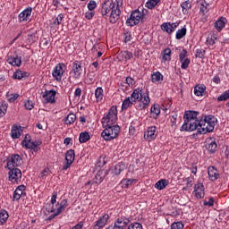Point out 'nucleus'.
<instances>
[{
    "label": "nucleus",
    "instance_id": "obj_1",
    "mask_svg": "<svg viewBox=\"0 0 229 229\" xmlns=\"http://www.w3.org/2000/svg\"><path fill=\"white\" fill-rule=\"evenodd\" d=\"M198 114L196 111H185L183 114L184 123L181 126L180 131H195L197 130L200 135L212 133L217 124V118L212 114H204L198 120Z\"/></svg>",
    "mask_w": 229,
    "mask_h": 229
},
{
    "label": "nucleus",
    "instance_id": "obj_2",
    "mask_svg": "<svg viewBox=\"0 0 229 229\" xmlns=\"http://www.w3.org/2000/svg\"><path fill=\"white\" fill-rule=\"evenodd\" d=\"M123 0H106L101 6L100 13L102 17H109V22L115 24L121 19V9Z\"/></svg>",
    "mask_w": 229,
    "mask_h": 229
},
{
    "label": "nucleus",
    "instance_id": "obj_3",
    "mask_svg": "<svg viewBox=\"0 0 229 229\" xmlns=\"http://www.w3.org/2000/svg\"><path fill=\"white\" fill-rule=\"evenodd\" d=\"M148 11L147 9L141 8L136 9L131 12L130 18L126 20L127 26H137L140 21H144L146 19V15H148Z\"/></svg>",
    "mask_w": 229,
    "mask_h": 229
},
{
    "label": "nucleus",
    "instance_id": "obj_4",
    "mask_svg": "<svg viewBox=\"0 0 229 229\" xmlns=\"http://www.w3.org/2000/svg\"><path fill=\"white\" fill-rule=\"evenodd\" d=\"M105 130L102 131L101 135L105 140H114L119 137L121 132V127L119 125H103Z\"/></svg>",
    "mask_w": 229,
    "mask_h": 229
},
{
    "label": "nucleus",
    "instance_id": "obj_5",
    "mask_svg": "<svg viewBox=\"0 0 229 229\" xmlns=\"http://www.w3.org/2000/svg\"><path fill=\"white\" fill-rule=\"evenodd\" d=\"M117 123V106H113L102 118V126H112Z\"/></svg>",
    "mask_w": 229,
    "mask_h": 229
},
{
    "label": "nucleus",
    "instance_id": "obj_6",
    "mask_svg": "<svg viewBox=\"0 0 229 229\" xmlns=\"http://www.w3.org/2000/svg\"><path fill=\"white\" fill-rule=\"evenodd\" d=\"M20 165H22V157L13 154L6 160L5 169H17Z\"/></svg>",
    "mask_w": 229,
    "mask_h": 229
},
{
    "label": "nucleus",
    "instance_id": "obj_7",
    "mask_svg": "<svg viewBox=\"0 0 229 229\" xmlns=\"http://www.w3.org/2000/svg\"><path fill=\"white\" fill-rule=\"evenodd\" d=\"M83 74V67L81 66V62L74 61L72 64V70L70 71V75L73 80H80Z\"/></svg>",
    "mask_w": 229,
    "mask_h": 229
},
{
    "label": "nucleus",
    "instance_id": "obj_8",
    "mask_svg": "<svg viewBox=\"0 0 229 229\" xmlns=\"http://www.w3.org/2000/svg\"><path fill=\"white\" fill-rule=\"evenodd\" d=\"M8 180L13 184L19 183L22 179V172L19 168H8Z\"/></svg>",
    "mask_w": 229,
    "mask_h": 229
},
{
    "label": "nucleus",
    "instance_id": "obj_9",
    "mask_svg": "<svg viewBox=\"0 0 229 229\" xmlns=\"http://www.w3.org/2000/svg\"><path fill=\"white\" fill-rule=\"evenodd\" d=\"M66 68H67V65H65V64L64 63L57 64L52 72L53 78H55L56 81H62V78L64 76V73L65 72L64 69Z\"/></svg>",
    "mask_w": 229,
    "mask_h": 229
},
{
    "label": "nucleus",
    "instance_id": "obj_10",
    "mask_svg": "<svg viewBox=\"0 0 229 229\" xmlns=\"http://www.w3.org/2000/svg\"><path fill=\"white\" fill-rule=\"evenodd\" d=\"M41 144L42 141L40 140L32 141L29 134H27L24 140L21 141V146L26 149H37V148H38V146Z\"/></svg>",
    "mask_w": 229,
    "mask_h": 229
},
{
    "label": "nucleus",
    "instance_id": "obj_11",
    "mask_svg": "<svg viewBox=\"0 0 229 229\" xmlns=\"http://www.w3.org/2000/svg\"><path fill=\"white\" fill-rule=\"evenodd\" d=\"M76 154L74 153V149H69L65 153V163L63 165V171H67L71 165H72V162H74V158Z\"/></svg>",
    "mask_w": 229,
    "mask_h": 229
},
{
    "label": "nucleus",
    "instance_id": "obj_12",
    "mask_svg": "<svg viewBox=\"0 0 229 229\" xmlns=\"http://www.w3.org/2000/svg\"><path fill=\"white\" fill-rule=\"evenodd\" d=\"M130 218L126 216H121L114 220L113 226L114 229H126V226L130 225Z\"/></svg>",
    "mask_w": 229,
    "mask_h": 229
},
{
    "label": "nucleus",
    "instance_id": "obj_13",
    "mask_svg": "<svg viewBox=\"0 0 229 229\" xmlns=\"http://www.w3.org/2000/svg\"><path fill=\"white\" fill-rule=\"evenodd\" d=\"M157 135H158V132L157 131V127L150 126L148 128L147 131H145L144 139L145 140L151 142V140H155V139H157Z\"/></svg>",
    "mask_w": 229,
    "mask_h": 229
},
{
    "label": "nucleus",
    "instance_id": "obj_14",
    "mask_svg": "<svg viewBox=\"0 0 229 229\" xmlns=\"http://www.w3.org/2000/svg\"><path fill=\"white\" fill-rule=\"evenodd\" d=\"M193 193L195 194V198H197V199H203V198H205V186L203 183H196L194 185Z\"/></svg>",
    "mask_w": 229,
    "mask_h": 229
},
{
    "label": "nucleus",
    "instance_id": "obj_15",
    "mask_svg": "<svg viewBox=\"0 0 229 229\" xmlns=\"http://www.w3.org/2000/svg\"><path fill=\"white\" fill-rule=\"evenodd\" d=\"M56 96V91L54 89H50V90H46L43 94H42V98L45 99V103H50L51 105H53L54 103H55V97Z\"/></svg>",
    "mask_w": 229,
    "mask_h": 229
},
{
    "label": "nucleus",
    "instance_id": "obj_16",
    "mask_svg": "<svg viewBox=\"0 0 229 229\" xmlns=\"http://www.w3.org/2000/svg\"><path fill=\"white\" fill-rule=\"evenodd\" d=\"M21 196H26V186L21 184L13 191V201H19Z\"/></svg>",
    "mask_w": 229,
    "mask_h": 229
},
{
    "label": "nucleus",
    "instance_id": "obj_17",
    "mask_svg": "<svg viewBox=\"0 0 229 229\" xmlns=\"http://www.w3.org/2000/svg\"><path fill=\"white\" fill-rule=\"evenodd\" d=\"M32 12L33 9L31 7H27L25 10L20 13L18 15L19 22H26V21H30Z\"/></svg>",
    "mask_w": 229,
    "mask_h": 229
},
{
    "label": "nucleus",
    "instance_id": "obj_18",
    "mask_svg": "<svg viewBox=\"0 0 229 229\" xmlns=\"http://www.w3.org/2000/svg\"><path fill=\"white\" fill-rule=\"evenodd\" d=\"M108 219H110V216H108V214H105L100 216L94 225L93 229L105 228V226H106V223H108Z\"/></svg>",
    "mask_w": 229,
    "mask_h": 229
},
{
    "label": "nucleus",
    "instance_id": "obj_19",
    "mask_svg": "<svg viewBox=\"0 0 229 229\" xmlns=\"http://www.w3.org/2000/svg\"><path fill=\"white\" fill-rule=\"evenodd\" d=\"M208 174L210 182H216V180H219V178H221V174H219V171L214 166L208 167Z\"/></svg>",
    "mask_w": 229,
    "mask_h": 229
},
{
    "label": "nucleus",
    "instance_id": "obj_20",
    "mask_svg": "<svg viewBox=\"0 0 229 229\" xmlns=\"http://www.w3.org/2000/svg\"><path fill=\"white\" fill-rule=\"evenodd\" d=\"M7 63L13 67H21L22 65L21 57L19 55H12L7 58Z\"/></svg>",
    "mask_w": 229,
    "mask_h": 229
},
{
    "label": "nucleus",
    "instance_id": "obj_21",
    "mask_svg": "<svg viewBox=\"0 0 229 229\" xmlns=\"http://www.w3.org/2000/svg\"><path fill=\"white\" fill-rule=\"evenodd\" d=\"M226 22H228V20H226L225 17H220L214 23V28L216 30V31H223V29L225 26H226Z\"/></svg>",
    "mask_w": 229,
    "mask_h": 229
},
{
    "label": "nucleus",
    "instance_id": "obj_22",
    "mask_svg": "<svg viewBox=\"0 0 229 229\" xmlns=\"http://www.w3.org/2000/svg\"><path fill=\"white\" fill-rule=\"evenodd\" d=\"M140 110H146V108H148V106H149V96L148 95H145V96H142L140 97Z\"/></svg>",
    "mask_w": 229,
    "mask_h": 229
},
{
    "label": "nucleus",
    "instance_id": "obj_23",
    "mask_svg": "<svg viewBox=\"0 0 229 229\" xmlns=\"http://www.w3.org/2000/svg\"><path fill=\"white\" fill-rule=\"evenodd\" d=\"M108 174V170H104V171H100L98 172L96 176L94 181L92 182V183H101L104 180L105 177Z\"/></svg>",
    "mask_w": 229,
    "mask_h": 229
},
{
    "label": "nucleus",
    "instance_id": "obj_24",
    "mask_svg": "<svg viewBox=\"0 0 229 229\" xmlns=\"http://www.w3.org/2000/svg\"><path fill=\"white\" fill-rule=\"evenodd\" d=\"M129 98L133 103L139 101L140 98H142V89H140V88L135 89Z\"/></svg>",
    "mask_w": 229,
    "mask_h": 229
},
{
    "label": "nucleus",
    "instance_id": "obj_25",
    "mask_svg": "<svg viewBox=\"0 0 229 229\" xmlns=\"http://www.w3.org/2000/svg\"><path fill=\"white\" fill-rule=\"evenodd\" d=\"M125 169L126 165H124V163L123 162H120L114 166L113 174H114L115 176H119V174H121V173H123V171H124Z\"/></svg>",
    "mask_w": 229,
    "mask_h": 229
},
{
    "label": "nucleus",
    "instance_id": "obj_26",
    "mask_svg": "<svg viewBox=\"0 0 229 229\" xmlns=\"http://www.w3.org/2000/svg\"><path fill=\"white\" fill-rule=\"evenodd\" d=\"M56 198H58V192L54 191L52 193L51 204H49L48 207L47 208V212L53 213L55 211V203H56Z\"/></svg>",
    "mask_w": 229,
    "mask_h": 229
},
{
    "label": "nucleus",
    "instance_id": "obj_27",
    "mask_svg": "<svg viewBox=\"0 0 229 229\" xmlns=\"http://www.w3.org/2000/svg\"><path fill=\"white\" fill-rule=\"evenodd\" d=\"M30 77V72L17 70L14 72L13 78L14 80H22V78H29Z\"/></svg>",
    "mask_w": 229,
    "mask_h": 229
},
{
    "label": "nucleus",
    "instance_id": "obj_28",
    "mask_svg": "<svg viewBox=\"0 0 229 229\" xmlns=\"http://www.w3.org/2000/svg\"><path fill=\"white\" fill-rule=\"evenodd\" d=\"M207 90V87L205 85H196L194 87V94L195 96H205V92Z\"/></svg>",
    "mask_w": 229,
    "mask_h": 229
},
{
    "label": "nucleus",
    "instance_id": "obj_29",
    "mask_svg": "<svg viewBox=\"0 0 229 229\" xmlns=\"http://www.w3.org/2000/svg\"><path fill=\"white\" fill-rule=\"evenodd\" d=\"M8 217H10V216L8 215V211L4 209H1L0 210V226H3V225H4L6 221H8Z\"/></svg>",
    "mask_w": 229,
    "mask_h": 229
},
{
    "label": "nucleus",
    "instance_id": "obj_30",
    "mask_svg": "<svg viewBox=\"0 0 229 229\" xmlns=\"http://www.w3.org/2000/svg\"><path fill=\"white\" fill-rule=\"evenodd\" d=\"M104 97H105V93H104L103 88L101 87L97 88L95 90V98L98 103H99V101H103Z\"/></svg>",
    "mask_w": 229,
    "mask_h": 229
},
{
    "label": "nucleus",
    "instance_id": "obj_31",
    "mask_svg": "<svg viewBox=\"0 0 229 229\" xmlns=\"http://www.w3.org/2000/svg\"><path fill=\"white\" fill-rule=\"evenodd\" d=\"M89 140H90V134H89V132L84 131L80 133L79 142L81 144H85V142H89Z\"/></svg>",
    "mask_w": 229,
    "mask_h": 229
},
{
    "label": "nucleus",
    "instance_id": "obj_32",
    "mask_svg": "<svg viewBox=\"0 0 229 229\" xmlns=\"http://www.w3.org/2000/svg\"><path fill=\"white\" fill-rule=\"evenodd\" d=\"M164 81V75H162L160 72H156L151 74L152 83H157V81Z\"/></svg>",
    "mask_w": 229,
    "mask_h": 229
},
{
    "label": "nucleus",
    "instance_id": "obj_33",
    "mask_svg": "<svg viewBox=\"0 0 229 229\" xmlns=\"http://www.w3.org/2000/svg\"><path fill=\"white\" fill-rule=\"evenodd\" d=\"M169 185L167 182V180L161 179L155 184V189H157V191H163V189H165V187Z\"/></svg>",
    "mask_w": 229,
    "mask_h": 229
},
{
    "label": "nucleus",
    "instance_id": "obj_34",
    "mask_svg": "<svg viewBox=\"0 0 229 229\" xmlns=\"http://www.w3.org/2000/svg\"><path fill=\"white\" fill-rule=\"evenodd\" d=\"M58 205L59 208L56 209L57 214H62V212H64V210L69 207V202L67 201V199H64L60 203H58Z\"/></svg>",
    "mask_w": 229,
    "mask_h": 229
},
{
    "label": "nucleus",
    "instance_id": "obj_35",
    "mask_svg": "<svg viewBox=\"0 0 229 229\" xmlns=\"http://www.w3.org/2000/svg\"><path fill=\"white\" fill-rule=\"evenodd\" d=\"M161 55L164 62H171V48H165Z\"/></svg>",
    "mask_w": 229,
    "mask_h": 229
},
{
    "label": "nucleus",
    "instance_id": "obj_36",
    "mask_svg": "<svg viewBox=\"0 0 229 229\" xmlns=\"http://www.w3.org/2000/svg\"><path fill=\"white\" fill-rule=\"evenodd\" d=\"M181 8H182V13L186 15V13H189V10L192 8V4H191L190 0H188L182 3Z\"/></svg>",
    "mask_w": 229,
    "mask_h": 229
},
{
    "label": "nucleus",
    "instance_id": "obj_37",
    "mask_svg": "<svg viewBox=\"0 0 229 229\" xmlns=\"http://www.w3.org/2000/svg\"><path fill=\"white\" fill-rule=\"evenodd\" d=\"M11 137L12 139H19L21 137V130H19V126H13L11 130Z\"/></svg>",
    "mask_w": 229,
    "mask_h": 229
},
{
    "label": "nucleus",
    "instance_id": "obj_38",
    "mask_svg": "<svg viewBox=\"0 0 229 229\" xmlns=\"http://www.w3.org/2000/svg\"><path fill=\"white\" fill-rule=\"evenodd\" d=\"M76 121V114L71 113L69 114L64 119V124H72L74 122Z\"/></svg>",
    "mask_w": 229,
    "mask_h": 229
},
{
    "label": "nucleus",
    "instance_id": "obj_39",
    "mask_svg": "<svg viewBox=\"0 0 229 229\" xmlns=\"http://www.w3.org/2000/svg\"><path fill=\"white\" fill-rule=\"evenodd\" d=\"M185 35H187V28L182 27L181 30H178L176 31L175 38L177 40H182V38H183V37H185Z\"/></svg>",
    "mask_w": 229,
    "mask_h": 229
},
{
    "label": "nucleus",
    "instance_id": "obj_40",
    "mask_svg": "<svg viewBox=\"0 0 229 229\" xmlns=\"http://www.w3.org/2000/svg\"><path fill=\"white\" fill-rule=\"evenodd\" d=\"M133 102L130 97L126 98L122 104V110H128L130 106H132Z\"/></svg>",
    "mask_w": 229,
    "mask_h": 229
},
{
    "label": "nucleus",
    "instance_id": "obj_41",
    "mask_svg": "<svg viewBox=\"0 0 229 229\" xmlns=\"http://www.w3.org/2000/svg\"><path fill=\"white\" fill-rule=\"evenodd\" d=\"M150 112H151V114H154V115H155V116H153L154 119H157V117H158V115H160V106L154 104L151 106Z\"/></svg>",
    "mask_w": 229,
    "mask_h": 229
},
{
    "label": "nucleus",
    "instance_id": "obj_42",
    "mask_svg": "<svg viewBox=\"0 0 229 229\" xmlns=\"http://www.w3.org/2000/svg\"><path fill=\"white\" fill-rule=\"evenodd\" d=\"M134 180L131 179H123L121 181L120 185H122L123 189H128L131 185H133Z\"/></svg>",
    "mask_w": 229,
    "mask_h": 229
},
{
    "label": "nucleus",
    "instance_id": "obj_43",
    "mask_svg": "<svg viewBox=\"0 0 229 229\" xmlns=\"http://www.w3.org/2000/svg\"><path fill=\"white\" fill-rule=\"evenodd\" d=\"M172 28L173 27L171 26V22L163 23L161 25L162 31H165L166 33H169V35H171V33H174Z\"/></svg>",
    "mask_w": 229,
    "mask_h": 229
},
{
    "label": "nucleus",
    "instance_id": "obj_44",
    "mask_svg": "<svg viewBox=\"0 0 229 229\" xmlns=\"http://www.w3.org/2000/svg\"><path fill=\"white\" fill-rule=\"evenodd\" d=\"M119 56H122L123 60H131L133 54L130 51H123L119 54Z\"/></svg>",
    "mask_w": 229,
    "mask_h": 229
},
{
    "label": "nucleus",
    "instance_id": "obj_45",
    "mask_svg": "<svg viewBox=\"0 0 229 229\" xmlns=\"http://www.w3.org/2000/svg\"><path fill=\"white\" fill-rule=\"evenodd\" d=\"M8 110V104L6 102H2L0 105V117H4Z\"/></svg>",
    "mask_w": 229,
    "mask_h": 229
},
{
    "label": "nucleus",
    "instance_id": "obj_46",
    "mask_svg": "<svg viewBox=\"0 0 229 229\" xmlns=\"http://www.w3.org/2000/svg\"><path fill=\"white\" fill-rule=\"evenodd\" d=\"M209 153H214L217 150V143L215 140H212L208 146H206Z\"/></svg>",
    "mask_w": 229,
    "mask_h": 229
},
{
    "label": "nucleus",
    "instance_id": "obj_47",
    "mask_svg": "<svg viewBox=\"0 0 229 229\" xmlns=\"http://www.w3.org/2000/svg\"><path fill=\"white\" fill-rule=\"evenodd\" d=\"M160 3V0H148L146 3V7L148 8V10H153L157 4Z\"/></svg>",
    "mask_w": 229,
    "mask_h": 229
},
{
    "label": "nucleus",
    "instance_id": "obj_48",
    "mask_svg": "<svg viewBox=\"0 0 229 229\" xmlns=\"http://www.w3.org/2000/svg\"><path fill=\"white\" fill-rule=\"evenodd\" d=\"M227 99H229V89L225 90L217 98V101H227Z\"/></svg>",
    "mask_w": 229,
    "mask_h": 229
},
{
    "label": "nucleus",
    "instance_id": "obj_49",
    "mask_svg": "<svg viewBox=\"0 0 229 229\" xmlns=\"http://www.w3.org/2000/svg\"><path fill=\"white\" fill-rule=\"evenodd\" d=\"M181 62V69H188L189 68V65L191 64V59L189 58H186V59H182V61H180Z\"/></svg>",
    "mask_w": 229,
    "mask_h": 229
},
{
    "label": "nucleus",
    "instance_id": "obj_50",
    "mask_svg": "<svg viewBox=\"0 0 229 229\" xmlns=\"http://www.w3.org/2000/svg\"><path fill=\"white\" fill-rule=\"evenodd\" d=\"M205 53H207L204 49L199 48L195 52V58H205Z\"/></svg>",
    "mask_w": 229,
    "mask_h": 229
},
{
    "label": "nucleus",
    "instance_id": "obj_51",
    "mask_svg": "<svg viewBox=\"0 0 229 229\" xmlns=\"http://www.w3.org/2000/svg\"><path fill=\"white\" fill-rule=\"evenodd\" d=\"M35 104H33V101L28 99L27 101L24 102V107L26 110H33L35 108Z\"/></svg>",
    "mask_w": 229,
    "mask_h": 229
},
{
    "label": "nucleus",
    "instance_id": "obj_52",
    "mask_svg": "<svg viewBox=\"0 0 229 229\" xmlns=\"http://www.w3.org/2000/svg\"><path fill=\"white\" fill-rule=\"evenodd\" d=\"M216 40H217V37H216V35H211L210 37H208L207 44H209V46H214V44H216Z\"/></svg>",
    "mask_w": 229,
    "mask_h": 229
},
{
    "label": "nucleus",
    "instance_id": "obj_53",
    "mask_svg": "<svg viewBox=\"0 0 229 229\" xmlns=\"http://www.w3.org/2000/svg\"><path fill=\"white\" fill-rule=\"evenodd\" d=\"M64 21V15L62 13L58 14V16L54 21L55 26H60L62 24V21Z\"/></svg>",
    "mask_w": 229,
    "mask_h": 229
},
{
    "label": "nucleus",
    "instance_id": "obj_54",
    "mask_svg": "<svg viewBox=\"0 0 229 229\" xmlns=\"http://www.w3.org/2000/svg\"><path fill=\"white\" fill-rule=\"evenodd\" d=\"M183 223L182 222H174L171 225V229H183Z\"/></svg>",
    "mask_w": 229,
    "mask_h": 229
},
{
    "label": "nucleus",
    "instance_id": "obj_55",
    "mask_svg": "<svg viewBox=\"0 0 229 229\" xmlns=\"http://www.w3.org/2000/svg\"><path fill=\"white\" fill-rule=\"evenodd\" d=\"M127 229H142V225L140 223H132L131 224Z\"/></svg>",
    "mask_w": 229,
    "mask_h": 229
},
{
    "label": "nucleus",
    "instance_id": "obj_56",
    "mask_svg": "<svg viewBox=\"0 0 229 229\" xmlns=\"http://www.w3.org/2000/svg\"><path fill=\"white\" fill-rule=\"evenodd\" d=\"M125 83L127 87H133V85H135V80L131 77H127L125 79Z\"/></svg>",
    "mask_w": 229,
    "mask_h": 229
},
{
    "label": "nucleus",
    "instance_id": "obj_57",
    "mask_svg": "<svg viewBox=\"0 0 229 229\" xmlns=\"http://www.w3.org/2000/svg\"><path fill=\"white\" fill-rule=\"evenodd\" d=\"M96 6H98V4H96V1L90 0L88 4V10H89L90 12H93Z\"/></svg>",
    "mask_w": 229,
    "mask_h": 229
},
{
    "label": "nucleus",
    "instance_id": "obj_58",
    "mask_svg": "<svg viewBox=\"0 0 229 229\" xmlns=\"http://www.w3.org/2000/svg\"><path fill=\"white\" fill-rule=\"evenodd\" d=\"M19 98V94L18 93H13L8 96V102L9 103H13L14 101H16V99Z\"/></svg>",
    "mask_w": 229,
    "mask_h": 229
},
{
    "label": "nucleus",
    "instance_id": "obj_59",
    "mask_svg": "<svg viewBox=\"0 0 229 229\" xmlns=\"http://www.w3.org/2000/svg\"><path fill=\"white\" fill-rule=\"evenodd\" d=\"M187 58V50L182 49V51L179 54V60L180 62H183Z\"/></svg>",
    "mask_w": 229,
    "mask_h": 229
},
{
    "label": "nucleus",
    "instance_id": "obj_60",
    "mask_svg": "<svg viewBox=\"0 0 229 229\" xmlns=\"http://www.w3.org/2000/svg\"><path fill=\"white\" fill-rule=\"evenodd\" d=\"M214 198L213 197H210L209 199H208V201H207V200H205L204 201V206L205 207H214Z\"/></svg>",
    "mask_w": 229,
    "mask_h": 229
},
{
    "label": "nucleus",
    "instance_id": "obj_61",
    "mask_svg": "<svg viewBox=\"0 0 229 229\" xmlns=\"http://www.w3.org/2000/svg\"><path fill=\"white\" fill-rule=\"evenodd\" d=\"M123 37H124L125 43L130 42V40H131V32H130V31L125 32L123 34Z\"/></svg>",
    "mask_w": 229,
    "mask_h": 229
},
{
    "label": "nucleus",
    "instance_id": "obj_62",
    "mask_svg": "<svg viewBox=\"0 0 229 229\" xmlns=\"http://www.w3.org/2000/svg\"><path fill=\"white\" fill-rule=\"evenodd\" d=\"M85 17L90 21L94 17V11H89L85 13Z\"/></svg>",
    "mask_w": 229,
    "mask_h": 229
},
{
    "label": "nucleus",
    "instance_id": "obj_63",
    "mask_svg": "<svg viewBox=\"0 0 229 229\" xmlns=\"http://www.w3.org/2000/svg\"><path fill=\"white\" fill-rule=\"evenodd\" d=\"M178 119V114H174L172 115L170 121L172 123V126H175L176 125V120Z\"/></svg>",
    "mask_w": 229,
    "mask_h": 229
},
{
    "label": "nucleus",
    "instance_id": "obj_64",
    "mask_svg": "<svg viewBox=\"0 0 229 229\" xmlns=\"http://www.w3.org/2000/svg\"><path fill=\"white\" fill-rule=\"evenodd\" d=\"M48 175H49V168H45L40 174L41 178H44L45 176H48Z\"/></svg>",
    "mask_w": 229,
    "mask_h": 229
}]
</instances>
